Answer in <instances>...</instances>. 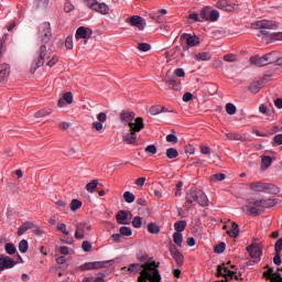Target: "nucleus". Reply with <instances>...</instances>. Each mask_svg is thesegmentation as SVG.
<instances>
[{"mask_svg":"<svg viewBox=\"0 0 282 282\" xmlns=\"http://www.w3.org/2000/svg\"><path fill=\"white\" fill-rule=\"evenodd\" d=\"M39 41H41L40 47L36 52L37 57L35 59V63L33 64L31 72L34 74L39 67H43L45 65V61L52 56V53L47 51V43H50V40L52 39V26L50 25V22H43L39 28Z\"/></svg>","mask_w":282,"mask_h":282,"instance_id":"f257e3e1","label":"nucleus"},{"mask_svg":"<svg viewBox=\"0 0 282 282\" xmlns=\"http://www.w3.org/2000/svg\"><path fill=\"white\" fill-rule=\"evenodd\" d=\"M249 205L242 206V213L245 215L259 217V215H263V209L261 208H272L279 204L276 198H262V199H254L249 198L247 200Z\"/></svg>","mask_w":282,"mask_h":282,"instance_id":"f03ea898","label":"nucleus"},{"mask_svg":"<svg viewBox=\"0 0 282 282\" xmlns=\"http://www.w3.org/2000/svg\"><path fill=\"white\" fill-rule=\"evenodd\" d=\"M193 202H196L198 206L206 207L208 206V196L202 189L192 187L186 192V208H191Z\"/></svg>","mask_w":282,"mask_h":282,"instance_id":"7ed1b4c3","label":"nucleus"},{"mask_svg":"<svg viewBox=\"0 0 282 282\" xmlns=\"http://www.w3.org/2000/svg\"><path fill=\"white\" fill-rule=\"evenodd\" d=\"M142 129H144V119L142 117H138L135 119V124L130 123V132L123 137L127 144H135V142H138L137 133H140Z\"/></svg>","mask_w":282,"mask_h":282,"instance_id":"20e7f679","label":"nucleus"},{"mask_svg":"<svg viewBox=\"0 0 282 282\" xmlns=\"http://www.w3.org/2000/svg\"><path fill=\"white\" fill-rule=\"evenodd\" d=\"M251 28H253V30H260L261 36H268L270 33L265 30H276L279 28V23L272 20H259L253 22Z\"/></svg>","mask_w":282,"mask_h":282,"instance_id":"39448f33","label":"nucleus"},{"mask_svg":"<svg viewBox=\"0 0 282 282\" xmlns=\"http://www.w3.org/2000/svg\"><path fill=\"white\" fill-rule=\"evenodd\" d=\"M180 45L183 47V52H188L191 47H197V45H199V36L189 33H183L180 36Z\"/></svg>","mask_w":282,"mask_h":282,"instance_id":"423d86ee","label":"nucleus"},{"mask_svg":"<svg viewBox=\"0 0 282 282\" xmlns=\"http://www.w3.org/2000/svg\"><path fill=\"white\" fill-rule=\"evenodd\" d=\"M247 252H249L251 260L247 263V265H257L259 261H261V254H263V250H261V247L259 245H249L247 247Z\"/></svg>","mask_w":282,"mask_h":282,"instance_id":"0eeeda50","label":"nucleus"},{"mask_svg":"<svg viewBox=\"0 0 282 282\" xmlns=\"http://www.w3.org/2000/svg\"><path fill=\"white\" fill-rule=\"evenodd\" d=\"M116 263L115 260H107V261H95V262H86L79 267L82 271L87 270H100L102 268H109Z\"/></svg>","mask_w":282,"mask_h":282,"instance_id":"6e6552de","label":"nucleus"},{"mask_svg":"<svg viewBox=\"0 0 282 282\" xmlns=\"http://www.w3.org/2000/svg\"><path fill=\"white\" fill-rule=\"evenodd\" d=\"M91 231V225L87 223H78L75 231V239L83 240L87 232Z\"/></svg>","mask_w":282,"mask_h":282,"instance_id":"1a4fd4ad","label":"nucleus"},{"mask_svg":"<svg viewBox=\"0 0 282 282\" xmlns=\"http://www.w3.org/2000/svg\"><path fill=\"white\" fill-rule=\"evenodd\" d=\"M149 265H153V262H144L142 263H131L129 267H123L122 270H128V272H131V274H138V272H142V270H147Z\"/></svg>","mask_w":282,"mask_h":282,"instance_id":"9d476101","label":"nucleus"},{"mask_svg":"<svg viewBox=\"0 0 282 282\" xmlns=\"http://www.w3.org/2000/svg\"><path fill=\"white\" fill-rule=\"evenodd\" d=\"M163 82L169 85L171 89H174V91H180V89H182V86L180 85V82L175 75H166L163 78Z\"/></svg>","mask_w":282,"mask_h":282,"instance_id":"9b49d317","label":"nucleus"},{"mask_svg":"<svg viewBox=\"0 0 282 282\" xmlns=\"http://www.w3.org/2000/svg\"><path fill=\"white\" fill-rule=\"evenodd\" d=\"M120 120H121V122H124V124H128L129 128H131V124H135V112L122 111L120 113ZM133 120H134V122H133Z\"/></svg>","mask_w":282,"mask_h":282,"instance_id":"f8f14e48","label":"nucleus"},{"mask_svg":"<svg viewBox=\"0 0 282 282\" xmlns=\"http://www.w3.org/2000/svg\"><path fill=\"white\" fill-rule=\"evenodd\" d=\"M170 252L178 268H182V265H184V254H182V252H180V249L175 246L170 248Z\"/></svg>","mask_w":282,"mask_h":282,"instance_id":"ddd939ff","label":"nucleus"},{"mask_svg":"<svg viewBox=\"0 0 282 282\" xmlns=\"http://www.w3.org/2000/svg\"><path fill=\"white\" fill-rule=\"evenodd\" d=\"M155 268V261H152V264H149L148 268L141 271L140 276L138 278L139 282H147L149 279H152V270Z\"/></svg>","mask_w":282,"mask_h":282,"instance_id":"4468645a","label":"nucleus"},{"mask_svg":"<svg viewBox=\"0 0 282 282\" xmlns=\"http://www.w3.org/2000/svg\"><path fill=\"white\" fill-rule=\"evenodd\" d=\"M127 23H130L133 28H138V30L141 31L144 30V25H147V23H144V19H142L140 15H133L129 18Z\"/></svg>","mask_w":282,"mask_h":282,"instance_id":"2eb2a0df","label":"nucleus"},{"mask_svg":"<svg viewBox=\"0 0 282 282\" xmlns=\"http://www.w3.org/2000/svg\"><path fill=\"white\" fill-rule=\"evenodd\" d=\"M17 265V262L8 257V256H1L0 257V270H9L10 268H14Z\"/></svg>","mask_w":282,"mask_h":282,"instance_id":"dca6fc26","label":"nucleus"},{"mask_svg":"<svg viewBox=\"0 0 282 282\" xmlns=\"http://www.w3.org/2000/svg\"><path fill=\"white\" fill-rule=\"evenodd\" d=\"M94 32L89 28L85 26H79L75 33V39L80 40V39H87V36H91Z\"/></svg>","mask_w":282,"mask_h":282,"instance_id":"f3484780","label":"nucleus"},{"mask_svg":"<svg viewBox=\"0 0 282 282\" xmlns=\"http://www.w3.org/2000/svg\"><path fill=\"white\" fill-rule=\"evenodd\" d=\"M250 63L251 65H256V67H265V65H268L265 55L263 56L254 55L250 57Z\"/></svg>","mask_w":282,"mask_h":282,"instance_id":"a211bd4d","label":"nucleus"},{"mask_svg":"<svg viewBox=\"0 0 282 282\" xmlns=\"http://www.w3.org/2000/svg\"><path fill=\"white\" fill-rule=\"evenodd\" d=\"M10 76V64L0 65V83H6Z\"/></svg>","mask_w":282,"mask_h":282,"instance_id":"6ab92c4d","label":"nucleus"},{"mask_svg":"<svg viewBox=\"0 0 282 282\" xmlns=\"http://www.w3.org/2000/svg\"><path fill=\"white\" fill-rule=\"evenodd\" d=\"M216 8L224 10L225 12H232V10H235V4H230L228 0H220L216 3Z\"/></svg>","mask_w":282,"mask_h":282,"instance_id":"aec40b11","label":"nucleus"},{"mask_svg":"<svg viewBox=\"0 0 282 282\" xmlns=\"http://www.w3.org/2000/svg\"><path fill=\"white\" fill-rule=\"evenodd\" d=\"M250 191L253 193H265V183L263 182H252L249 185Z\"/></svg>","mask_w":282,"mask_h":282,"instance_id":"412c9836","label":"nucleus"},{"mask_svg":"<svg viewBox=\"0 0 282 282\" xmlns=\"http://www.w3.org/2000/svg\"><path fill=\"white\" fill-rule=\"evenodd\" d=\"M264 193H268L269 195H279L281 188L272 183H264Z\"/></svg>","mask_w":282,"mask_h":282,"instance_id":"4be33fe9","label":"nucleus"},{"mask_svg":"<svg viewBox=\"0 0 282 282\" xmlns=\"http://www.w3.org/2000/svg\"><path fill=\"white\" fill-rule=\"evenodd\" d=\"M262 88H263V79H259L250 84L249 91H251V94H259V91H261Z\"/></svg>","mask_w":282,"mask_h":282,"instance_id":"5701e85b","label":"nucleus"},{"mask_svg":"<svg viewBox=\"0 0 282 282\" xmlns=\"http://www.w3.org/2000/svg\"><path fill=\"white\" fill-rule=\"evenodd\" d=\"M160 264L155 263L154 261V268H152L151 274L152 279H149L150 282H161L162 281V275H160V270H158V267Z\"/></svg>","mask_w":282,"mask_h":282,"instance_id":"b1692460","label":"nucleus"},{"mask_svg":"<svg viewBox=\"0 0 282 282\" xmlns=\"http://www.w3.org/2000/svg\"><path fill=\"white\" fill-rule=\"evenodd\" d=\"M95 12H99V14H109V7L105 3L96 2L95 7H93Z\"/></svg>","mask_w":282,"mask_h":282,"instance_id":"393cba45","label":"nucleus"},{"mask_svg":"<svg viewBox=\"0 0 282 282\" xmlns=\"http://www.w3.org/2000/svg\"><path fill=\"white\" fill-rule=\"evenodd\" d=\"M169 111V109H166V107L164 106H152L150 108V113L151 116H159V113H166Z\"/></svg>","mask_w":282,"mask_h":282,"instance_id":"a878e982","label":"nucleus"},{"mask_svg":"<svg viewBox=\"0 0 282 282\" xmlns=\"http://www.w3.org/2000/svg\"><path fill=\"white\" fill-rule=\"evenodd\" d=\"M129 218V214L126 210H120L116 215L117 223L120 225H127V219Z\"/></svg>","mask_w":282,"mask_h":282,"instance_id":"bb28decb","label":"nucleus"},{"mask_svg":"<svg viewBox=\"0 0 282 282\" xmlns=\"http://www.w3.org/2000/svg\"><path fill=\"white\" fill-rule=\"evenodd\" d=\"M227 235L232 239H237L239 237V225L237 223H231V229L227 230Z\"/></svg>","mask_w":282,"mask_h":282,"instance_id":"cd10ccee","label":"nucleus"},{"mask_svg":"<svg viewBox=\"0 0 282 282\" xmlns=\"http://www.w3.org/2000/svg\"><path fill=\"white\" fill-rule=\"evenodd\" d=\"M34 8L36 10H47L50 8V0H35Z\"/></svg>","mask_w":282,"mask_h":282,"instance_id":"c85d7f7f","label":"nucleus"},{"mask_svg":"<svg viewBox=\"0 0 282 282\" xmlns=\"http://www.w3.org/2000/svg\"><path fill=\"white\" fill-rule=\"evenodd\" d=\"M265 58H267V65H272V63H276L279 61V53L278 52H271L265 54Z\"/></svg>","mask_w":282,"mask_h":282,"instance_id":"c756f323","label":"nucleus"},{"mask_svg":"<svg viewBox=\"0 0 282 282\" xmlns=\"http://www.w3.org/2000/svg\"><path fill=\"white\" fill-rule=\"evenodd\" d=\"M186 220H178L174 224L175 232L182 234L186 230Z\"/></svg>","mask_w":282,"mask_h":282,"instance_id":"7c9ffc66","label":"nucleus"},{"mask_svg":"<svg viewBox=\"0 0 282 282\" xmlns=\"http://www.w3.org/2000/svg\"><path fill=\"white\" fill-rule=\"evenodd\" d=\"M173 241L177 246V248H182V243L184 241V236L180 232L173 234Z\"/></svg>","mask_w":282,"mask_h":282,"instance_id":"2f4dec72","label":"nucleus"},{"mask_svg":"<svg viewBox=\"0 0 282 282\" xmlns=\"http://www.w3.org/2000/svg\"><path fill=\"white\" fill-rule=\"evenodd\" d=\"M165 155L169 160H175V158L180 155V152H177V149L175 148H169L165 152Z\"/></svg>","mask_w":282,"mask_h":282,"instance_id":"473e14b6","label":"nucleus"},{"mask_svg":"<svg viewBox=\"0 0 282 282\" xmlns=\"http://www.w3.org/2000/svg\"><path fill=\"white\" fill-rule=\"evenodd\" d=\"M196 61H210L213 55L208 52L198 53L195 55Z\"/></svg>","mask_w":282,"mask_h":282,"instance_id":"72a5a7b5","label":"nucleus"},{"mask_svg":"<svg viewBox=\"0 0 282 282\" xmlns=\"http://www.w3.org/2000/svg\"><path fill=\"white\" fill-rule=\"evenodd\" d=\"M32 223H25L23 224L19 230H18V235L19 237H21L22 235H25V232H28V230L32 229Z\"/></svg>","mask_w":282,"mask_h":282,"instance_id":"f704fd0d","label":"nucleus"},{"mask_svg":"<svg viewBox=\"0 0 282 282\" xmlns=\"http://www.w3.org/2000/svg\"><path fill=\"white\" fill-rule=\"evenodd\" d=\"M148 232H150V235H159L160 227L155 223H150L148 225Z\"/></svg>","mask_w":282,"mask_h":282,"instance_id":"c9c22d12","label":"nucleus"},{"mask_svg":"<svg viewBox=\"0 0 282 282\" xmlns=\"http://www.w3.org/2000/svg\"><path fill=\"white\" fill-rule=\"evenodd\" d=\"M224 272H226V275H224L225 280H221L220 282H228L235 279V271H230L228 268H225Z\"/></svg>","mask_w":282,"mask_h":282,"instance_id":"e433bc0d","label":"nucleus"},{"mask_svg":"<svg viewBox=\"0 0 282 282\" xmlns=\"http://www.w3.org/2000/svg\"><path fill=\"white\" fill-rule=\"evenodd\" d=\"M272 165V158L270 156H262L261 159V166L263 170L265 169H270V166Z\"/></svg>","mask_w":282,"mask_h":282,"instance_id":"4c0bfd02","label":"nucleus"},{"mask_svg":"<svg viewBox=\"0 0 282 282\" xmlns=\"http://www.w3.org/2000/svg\"><path fill=\"white\" fill-rule=\"evenodd\" d=\"M98 188V180H93L86 185V191L88 193H94Z\"/></svg>","mask_w":282,"mask_h":282,"instance_id":"58836bf2","label":"nucleus"},{"mask_svg":"<svg viewBox=\"0 0 282 282\" xmlns=\"http://www.w3.org/2000/svg\"><path fill=\"white\" fill-rule=\"evenodd\" d=\"M225 109L229 116H235V113H237V106L235 104H227Z\"/></svg>","mask_w":282,"mask_h":282,"instance_id":"ea45409f","label":"nucleus"},{"mask_svg":"<svg viewBox=\"0 0 282 282\" xmlns=\"http://www.w3.org/2000/svg\"><path fill=\"white\" fill-rule=\"evenodd\" d=\"M123 198L127 204H133V202H135V195L131 192H124Z\"/></svg>","mask_w":282,"mask_h":282,"instance_id":"a19ab883","label":"nucleus"},{"mask_svg":"<svg viewBox=\"0 0 282 282\" xmlns=\"http://www.w3.org/2000/svg\"><path fill=\"white\" fill-rule=\"evenodd\" d=\"M199 17H200V20H202V21H208V20H209V17H210V9H208V8L203 9V10L200 11Z\"/></svg>","mask_w":282,"mask_h":282,"instance_id":"79ce46f5","label":"nucleus"},{"mask_svg":"<svg viewBox=\"0 0 282 282\" xmlns=\"http://www.w3.org/2000/svg\"><path fill=\"white\" fill-rule=\"evenodd\" d=\"M28 248H29L28 240L25 239L21 240L19 243L20 252H22V254H25V252H28Z\"/></svg>","mask_w":282,"mask_h":282,"instance_id":"37998d69","label":"nucleus"},{"mask_svg":"<svg viewBox=\"0 0 282 282\" xmlns=\"http://www.w3.org/2000/svg\"><path fill=\"white\" fill-rule=\"evenodd\" d=\"M82 206H83V202L76 198L70 202V210H78V208H80Z\"/></svg>","mask_w":282,"mask_h":282,"instance_id":"c03bdc74","label":"nucleus"},{"mask_svg":"<svg viewBox=\"0 0 282 282\" xmlns=\"http://www.w3.org/2000/svg\"><path fill=\"white\" fill-rule=\"evenodd\" d=\"M57 230L59 232H63L65 235V237H69V231H67V225H65L64 223H59L57 225Z\"/></svg>","mask_w":282,"mask_h":282,"instance_id":"a18cd8bd","label":"nucleus"},{"mask_svg":"<svg viewBox=\"0 0 282 282\" xmlns=\"http://www.w3.org/2000/svg\"><path fill=\"white\" fill-rule=\"evenodd\" d=\"M219 19V11L217 10H212L209 11V20L212 21V23H215V21H217Z\"/></svg>","mask_w":282,"mask_h":282,"instance_id":"49530a36","label":"nucleus"},{"mask_svg":"<svg viewBox=\"0 0 282 282\" xmlns=\"http://www.w3.org/2000/svg\"><path fill=\"white\" fill-rule=\"evenodd\" d=\"M119 232L120 235H123V237H131V235H133V231H131V228L129 227H121Z\"/></svg>","mask_w":282,"mask_h":282,"instance_id":"de8ad7c7","label":"nucleus"},{"mask_svg":"<svg viewBox=\"0 0 282 282\" xmlns=\"http://www.w3.org/2000/svg\"><path fill=\"white\" fill-rule=\"evenodd\" d=\"M62 98L66 101V105L74 102V95H72V93H65Z\"/></svg>","mask_w":282,"mask_h":282,"instance_id":"09e8293b","label":"nucleus"},{"mask_svg":"<svg viewBox=\"0 0 282 282\" xmlns=\"http://www.w3.org/2000/svg\"><path fill=\"white\" fill-rule=\"evenodd\" d=\"M50 113H52V110L43 109L35 112V118H45V116H50Z\"/></svg>","mask_w":282,"mask_h":282,"instance_id":"8fccbe9b","label":"nucleus"},{"mask_svg":"<svg viewBox=\"0 0 282 282\" xmlns=\"http://www.w3.org/2000/svg\"><path fill=\"white\" fill-rule=\"evenodd\" d=\"M226 180V174L218 173L212 176V182H224Z\"/></svg>","mask_w":282,"mask_h":282,"instance_id":"3c124183","label":"nucleus"},{"mask_svg":"<svg viewBox=\"0 0 282 282\" xmlns=\"http://www.w3.org/2000/svg\"><path fill=\"white\" fill-rule=\"evenodd\" d=\"M6 252L7 254H14V252H17V247H14L13 243H7L6 245Z\"/></svg>","mask_w":282,"mask_h":282,"instance_id":"603ef678","label":"nucleus"},{"mask_svg":"<svg viewBox=\"0 0 282 282\" xmlns=\"http://www.w3.org/2000/svg\"><path fill=\"white\" fill-rule=\"evenodd\" d=\"M133 228H142V218L140 216H135L132 220Z\"/></svg>","mask_w":282,"mask_h":282,"instance_id":"864d4df0","label":"nucleus"},{"mask_svg":"<svg viewBox=\"0 0 282 282\" xmlns=\"http://www.w3.org/2000/svg\"><path fill=\"white\" fill-rule=\"evenodd\" d=\"M226 138H228V140H237V141L243 140V138L239 133H227Z\"/></svg>","mask_w":282,"mask_h":282,"instance_id":"5fc2aeb1","label":"nucleus"},{"mask_svg":"<svg viewBox=\"0 0 282 282\" xmlns=\"http://www.w3.org/2000/svg\"><path fill=\"white\" fill-rule=\"evenodd\" d=\"M224 250H226V242H220L219 245H217L214 249V251L217 254H221V252H224Z\"/></svg>","mask_w":282,"mask_h":282,"instance_id":"6e6d98bb","label":"nucleus"},{"mask_svg":"<svg viewBox=\"0 0 282 282\" xmlns=\"http://www.w3.org/2000/svg\"><path fill=\"white\" fill-rule=\"evenodd\" d=\"M145 153H151L152 155H155L158 153V148L155 144H150L145 148Z\"/></svg>","mask_w":282,"mask_h":282,"instance_id":"4d7b16f0","label":"nucleus"},{"mask_svg":"<svg viewBox=\"0 0 282 282\" xmlns=\"http://www.w3.org/2000/svg\"><path fill=\"white\" fill-rule=\"evenodd\" d=\"M65 47L67 50H73L74 48V39L72 36L66 37Z\"/></svg>","mask_w":282,"mask_h":282,"instance_id":"13d9d810","label":"nucleus"},{"mask_svg":"<svg viewBox=\"0 0 282 282\" xmlns=\"http://www.w3.org/2000/svg\"><path fill=\"white\" fill-rule=\"evenodd\" d=\"M224 61H226V63H235V61H237V55L227 54L224 56Z\"/></svg>","mask_w":282,"mask_h":282,"instance_id":"bf43d9fd","label":"nucleus"},{"mask_svg":"<svg viewBox=\"0 0 282 282\" xmlns=\"http://www.w3.org/2000/svg\"><path fill=\"white\" fill-rule=\"evenodd\" d=\"M273 147H281L282 144V134H276L274 138H273Z\"/></svg>","mask_w":282,"mask_h":282,"instance_id":"052dcab7","label":"nucleus"},{"mask_svg":"<svg viewBox=\"0 0 282 282\" xmlns=\"http://www.w3.org/2000/svg\"><path fill=\"white\" fill-rule=\"evenodd\" d=\"M139 50L141 52H149L151 50V44L148 43H140L139 44Z\"/></svg>","mask_w":282,"mask_h":282,"instance_id":"680f3d73","label":"nucleus"},{"mask_svg":"<svg viewBox=\"0 0 282 282\" xmlns=\"http://www.w3.org/2000/svg\"><path fill=\"white\" fill-rule=\"evenodd\" d=\"M137 259H138V261H140L142 263V262L147 261L148 256L145 252L140 251L137 253Z\"/></svg>","mask_w":282,"mask_h":282,"instance_id":"e2e57ef3","label":"nucleus"},{"mask_svg":"<svg viewBox=\"0 0 282 282\" xmlns=\"http://www.w3.org/2000/svg\"><path fill=\"white\" fill-rule=\"evenodd\" d=\"M166 142H172L173 144H177V135L175 134H167L166 135Z\"/></svg>","mask_w":282,"mask_h":282,"instance_id":"0e129e2a","label":"nucleus"},{"mask_svg":"<svg viewBox=\"0 0 282 282\" xmlns=\"http://www.w3.org/2000/svg\"><path fill=\"white\" fill-rule=\"evenodd\" d=\"M274 250L278 253H281L282 251V238L278 239L275 245H274Z\"/></svg>","mask_w":282,"mask_h":282,"instance_id":"69168bd1","label":"nucleus"},{"mask_svg":"<svg viewBox=\"0 0 282 282\" xmlns=\"http://www.w3.org/2000/svg\"><path fill=\"white\" fill-rule=\"evenodd\" d=\"M82 248L84 250V252H89L91 250V242L89 241H84L82 243Z\"/></svg>","mask_w":282,"mask_h":282,"instance_id":"338daca9","label":"nucleus"},{"mask_svg":"<svg viewBox=\"0 0 282 282\" xmlns=\"http://www.w3.org/2000/svg\"><path fill=\"white\" fill-rule=\"evenodd\" d=\"M271 282H282L281 273L275 272V273L273 274V278H271Z\"/></svg>","mask_w":282,"mask_h":282,"instance_id":"774afa93","label":"nucleus"}]
</instances>
